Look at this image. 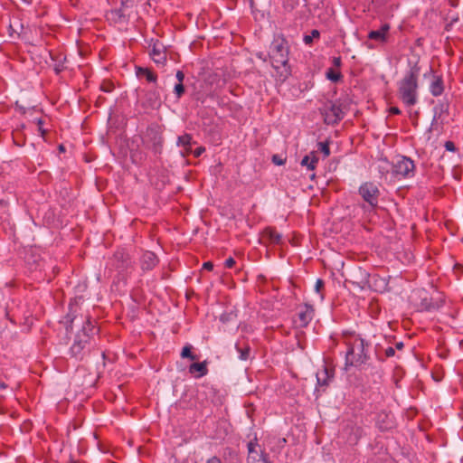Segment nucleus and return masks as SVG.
<instances>
[{
    "label": "nucleus",
    "mask_w": 463,
    "mask_h": 463,
    "mask_svg": "<svg viewBox=\"0 0 463 463\" xmlns=\"http://www.w3.org/2000/svg\"><path fill=\"white\" fill-rule=\"evenodd\" d=\"M289 48L287 40L278 35L272 41L269 56L275 71L276 80L284 82L291 75V66L288 63Z\"/></svg>",
    "instance_id": "nucleus-1"
},
{
    "label": "nucleus",
    "mask_w": 463,
    "mask_h": 463,
    "mask_svg": "<svg viewBox=\"0 0 463 463\" xmlns=\"http://www.w3.org/2000/svg\"><path fill=\"white\" fill-rule=\"evenodd\" d=\"M345 343L347 346L345 354V367H360L364 364L368 359L369 344L359 335L354 333L345 335Z\"/></svg>",
    "instance_id": "nucleus-2"
},
{
    "label": "nucleus",
    "mask_w": 463,
    "mask_h": 463,
    "mask_svg": "<svg viewBox=\"0 0 463 463\" xmlns=\"http://www.w3.org/2000/svg\"><path fill=\"white\" fill-rule=\"evenodd\" d=\"M74 323L81 325V329L77 335H84L89 337V341L92 336L98 334L99 329L96 326L97 322L92 319L89 314H83L81 307L76 303L69 304V312L65 317L66 330L71 332Z\"/></svg>",
    "instance_id": "nucleus-3"
},
{
    "label": "nucleus",
    "mask_w": 463,
    "mask_h": 463,
    "mask_svg": "<svg viewBox=\"0 0 463 463\" xmlns=\"http://www.w3.org/2000/svg\"><path fill=\"white\" fill-rule=\"evenodd\" d=\"M420 72V67L414 64L398 82L399 98L407 107H412L418 101Z\"/></svg>",
    "instance_id": "nucleus-4"
},
{
    "label": "nucleus",
    "mask_w": 463,
    "mask_h": 463,
    "mask_svg": "<svg viewBox=\"0 0 463 463\" xmlns=\"http://www.w3.org/2000/svg\"><path fill=\"white\" fill-rule=\"evenodd\" d=\"M392 175L397 180L411 178L415 175V164L410 157L402 156L392 165Z\"/></svg>",
    "instance_id": "nucleus-5"
},
{
    "label": "nucleus",
    "mask_w": 463,
    "mask_h": 463,
    "mask_svg": "<svg viewBox=\"0 0 463 463\" xmlns=\"http://www.w3.org/2000/svg\"><path fill=\"white\" fill-rule=\"evenodd\" d=\"M358 194L367 204L364 205V208L368 207L369 210L373 211L378 206L380 190L373 182L363 183L358 188Z\"/></svg>",
    "instance_id": "nucleus-6"
},
{
    "label": "nucleus",
    "mask_w": 463,
    "mask_h": 463,
    "mask_svg": "<svg viewBox=\"0 0 463 463\" xmlns=\"http://www.w3.org/2000/svg\"><path fill=\"white\" fill-rule=\"evenodd\" d=\"M321 114L324 117V121L327 125H335L344 118V111L341 104L328 101L321 109Z\"/></svg>",
    "instance_id": "nucleus-7"
},
{
    "label": "nucleus",
    "mask_w": 463,
    "mask_h": 463,
    "mask_svg": "<svg viewBox=\"0 0 463 463\" xmlns=\"http://www.w3.org/2000/svg\"><path fill=\"white\" fill-rule=\"evenodd\" d=\"M90 341L87 335H76L73 344L70 348L71 357L81 361L87 353Z\"/></svg>",
    "instance_id": "nucleus-8"
},
{
    "label": "nucleus",
    "mask_w": 463,
    "mask_h": 463,
    "mask_svg": "<svg viewBox=\"0 0 463 463\" xmlns=\"http://www.w3.org/2000/svg\"><path fill=\"white\" fill-rule=\"evenodd\" d=\"M314 313L315 310L311 305L304 304L300 306L296 314V318L293 320L295 326L298 328L307 327L313 319Z\"/></svg>",
    "instance_id": "nucleus-9"
},
{
    "label": "nucleus",
    "mask_w": 463,
    "mask_h": 463,
    "mask_svg": "<svg viewBox=\"0 0 463 463\" xmlns=\"http://www.w3.org/2000/svg\"><path fill=\"white\" fill-rule=\"evenodd\" d=\"M248 455H247V463H256V461L260 460V458L269 455L265 452L263 449H261L260 445L258 442L257 437H254L251 440H250L247 444Z\"/></svg>",
    "instance_id": "nucleus-10"
},
{
    "label": "nucleus",
    "mask_w": 463,
    "mask_h": 463,
    "mask_svg": "<svg viewBox=\"0 0 463 463\" xmlns=\"http://www.w3.org/2000/svg\"><path fill=\"white\" fill-rule=\"evenodd\" d=\"M152 144L151 149L153 153L157 156L160 155L163 149L162 130L159 127L151 128L146 129V138Z\"/></svg>",
    "instance_id": "nucleus-11"
},
{
    "label": "nucleus",
    "mask_w": 463,
    "mask_h": 463,
    "mask_svg": "<svg viewBox=\"0 0 463 463\" xmlns=\"http://www.w3.org/2000/svg\"><path fill=\"white\" fill-rule=\"evenodd\" d=\"M391 25L388 23L383 24L378 30H372L368 33L367 38L380 43H386L389 41Z\"/></svg>",
    "instance_id": "nucleus-12"
},
{
    "label": "nucleus",
    "mask_w": 463,
    "mask_h": 463,
    "mask_svg": "<svg viewBox=\"0 0 463 463\" xmlns=\"http://www.w3.org/2000/svg\"><path fill=\"white\" fill-rule=\"evenodd\" d=\"M125 6H122L120 8H115L108 11L105 14L106 20L110 24L114 25H123L127 24L128 18L124 12Z\"/></svg>",
    "instance_id": "nucleus-13"
},
{
    "label": "nucleus",
    "mask_w": 463,
    "mask_h": 463,
    "mask_svg": "<svg viewBox=\"0 0 463 463\" xmlns=\"http://www.w3.org/2000/svg\"><path fill=\"white\" fill-rule=\"evenodd\" d=\"M50 57L54 61L53 71L56 75L61 74L67 69L65 66L67 57L63 52L50 51Z\"/></svg>",
    "instance_id": "nucleus-14"
},
{
    "label": "nucleus",
    "mask_w": 463,
    "mask_h": 463,
    "mask_svg": "<svg viewBox=\"0 0 463 463\" xmlns=\"http://www.w3.org/2000/svg\"><path fill=\"white\" fill-rule=\"evenodd\" d=\"M376 424L381 430H387L394 426L393 415L385 411H380L376 417Z\"/></svg>",
    "instance_id": "nucleus-15"
},
{
    "label": "nucleus",
    "mask_w": 463,
    "mask_h": 463,
    "mask_svg": "<svg viewBox=\"0 0 463 463\" xmlns=\"http://www.w3.org/2000/svg\"><path fill=\"white\" fill-rule=\"evenodd\" d=\"M343 433H348L346 441L349 445H356L363 435V429L356 425H348L343 430Z\"/></svg>",
    "instance_id": "nucleus-16"
},
{
    "label": "nucleus",
    "mask_w": 463,
    "mask_h": 463,
    "mask_svg": "<svg viewBox=\"0 0 463 463\" xmlns=\"http://www.w3.org/2000/svg\"><path fill=\"white\" fill-rule=\"evenodd\" d=\"M150 56L156 64H164V62L166 60L165 52L164 51V45L159 43L158 42L155 43L153 44Z\"/></svg>",
    "instance_id": "nucleus-17"
},
{
    "label": "nucleus",
    "mask_w": 463,
    "mask_h": 463,
    "mask_svg": "<svg viewBox=\"0 0 463 463\" xmlns=\"http://www.w3.org/2000/svg\"><path fill=\"white\" fill-rule=\"evenodd\" d=\"M333 376V372L329 371L326 367H324L321 371L317 373V386L326 387Z\"/></svg>",
    "instance_id": "nucleus-18"
},
{
    "label": "nucleus",
    "mask_w": 463,
    "mask_h": 463,
    "mask_svg": "<svg viewBox=\"0 0 463 463\" xmlns=\"http://www.w3.org/2000/svg\"><path fill=\"white\" fill-rule=\"evenodd\" d=\"M128 260V255L124 250H118L114 252L111 261L116 269H123Z\"/></svg>",
    "instance_id": "nucleus-19"
},
{
    "label": "nucleus",
    "mask_w": 463,
    "mask_h": 463,
    "mask_svg": "<svg viewBox=\"0 0 463 463\" xmlns=\"http://www.w3.org/2000/svg\"><path fill=\"white\" fill-rule=\"evenodd\" d=\"M235 348L237 352L240 354L239 358L242 361H246L250 358V346L245 341L239 340L235 344Z\"/></svg>",
    "instance_id": "nucleus-20"
},
{
    "label": "nucleus",
    "mask_w": 463,
    "mask_h": 463,
    "mask_svg": "<svg viewBox=\"0 0 463 463\" xmlns=\"http://www.w3.org/2000/svg\"><path fill=\"white\" fill-rule=\"evenodd\" d=\"M263 237L272 244H279L282 240L281 234L271 227H268L264 230Z\"/></svg>",
    "instance_id": "nucleus-21"
},
{
    "label": "nucleus",
    "mask_w": 463,
    "mask_h": 463,
    "mask_svg": "<svg viewBox=\"0 0 463 463\" xmlns=\"http://www.w3.org/2000/svg\"><path fill=\"white\" fill-rule=\"evenodd\" d=\"M430 91L434 97L440 96L444 91L443 80L440 76H434L430 86Z\"/></svg>",
    "instance_id": "nucleus-22"
},
{
    "label": "nucleus",
    "mask_w": 463,
    "mask_h": 463,
    "mask_svg": "<svg viewBox=\"0 0 463 463\" xmlns=\"http://www.w3.org/2000/svg\"><path fill=\"white\" fill-rule=\"evenodd\" d=\"M196 372L198 373V375H196L197 378L206 375L208 373L206 362L194 363L189 366L190 373L193 374Z\"/></svg>",
    "instance_id": "nucleus-23"
},
{
    "label": "nucleus",
    "mask_w": 463,
    "mask_h": 463,
    "mask_svg": "<svg viewBox=\"0 0 463 463\" xmlns=\"http://www.w3.org/2000/svg\"><path fill=\"white\" fill-rule=\"evenodd\" d=\"M318 162V157L315 152H311L309 155L305 156L301 160V165L307 166L309 170H314Z\"/></svg>",
    "instance_id": "nucleus-24"
},
{
    "label": "nucleus",
    "mask_w": 463,
    "mask_h": 463,
    "mask_svg": "<svg viewBox=\"0 0 463 463\" xmlns=\"http://www.w3.org/2000/svg\"><path fill=\"white\" fill-rule=\"evenodd\" d=\"M360 278L357 279L350 280L351 283L355 285L360 289H364L367 286H369V274L362 269H359Z\"/></svg>",
    "instance_id": "nucleus-25"
},
{
    "label": "nucleus",
    "mask_w": 463,
    "mask_h": 463,
    "mask_svg": "<svg viewBox=\"0 0 463 463\" xmlns=\"http://www.w3.org/2000/svg\"><path fill=\"white\" fill-rule=\"evenodd\" d=\"M149 105L153 108L159 107L161 104V93L158 89H155L149 94L148 98Z\"/></svg>",
    "instance_id": "nucleus-26"
},
{
    "label": "nucleus",
    "mask_w": 463,
    "mask_h": 463,
    "mask_svg": "<svg viewBox=\"0 0 463 463\" xmlns=\"http://www.w3.org/2000/svg\"><path fill=\"white\" fill-rule=\"evenodd\" d=\"M326 77L327 80L333 82H337L342 80L343 75L339 71H335L333 68H329L326 71Z\"/></svg>",
    "instance_id": "nucleus-27"
},
{
    "label": "nucleus",
    "mask_w": 463,
    "mask_h": 463,
    "mask_svg": "<svg viewBox=\"0 0 463 463\" xmlns=\"http://www.w3.org/2000/svg\"><path fill=\"white\" fill-rule=\"evenodd\" d=\"M158 261L159 260L155 252L146 250V269L156 267Z\"/></svg>",
    "instance_id": "nucleus-28"
},
{
    "label": "nucleus",
    "mask_w": 463,
    "mask_h": 463,
    "mask_svg": "<svg viewBox=\"0 0 463 463\" xmlns=\"http://www.w3.org/2000/svg\"><path fill=\"white\" fill-rule=\"evenodd\" d=\"M192 142V137L189 134L180 136L177 140V145L184 146L185 149H189Z\"/></svg>",
    "instance_id": "nucleus-29"
},
{
    "label": "nucleus",
    "mask_w": 463,
    "mask_h": 463,
    "mask_svg": "<svg viewBox=\"0 0 463 463\" xmlns=\"http://www.w3.org/2000/svg\"><path fill=\"white\" fill-rule=\"evenodd\" d=\"M192 346L190 345H186L183 347L181 352L182 358H189L192 361L197 360L198 357L191 352Z\"/></svg>",
    "instance_id": "nucleus-30"
},
{
    "label": "nucleus",
    "mask_w": 463,
    "mask_h": 463,
    "mask_svg": "<svg viewBox=\"0 0 463 463\" xmlns=\"http://www.w3.org/2000/svg\"><path fill=\"white\" fill-rule=\"evenodd\" d=\"M318 148L323 153L325 157L329 156V155H330L329 141L319 142Z\"/></svg>",
    "instance_id": "nucleus-31"
},
{
    "label": "nucleus",
    "mask_w": 463,
    "mask_h": 463,
    "mask_svg": "<svg viewBox=\"0 0 463 463\" xmlns=\"http://www.w3.org/2000/svg\"><path fill=\"white\" fill-rule=\"evenodd\" d=\"M320 35L319 32L317 30H312L310 35H305L304 36V43L306 44H311L313 42V38H318Z\"/></svg>",
    "instance_id": "nucleus-32"
},
{
    "label": "nucleus",
    "mask_w": 463,
    "mask_h": 463,
    "mask_svg": "<svg viewBox=\"0 0 463 463\" xmlns=\"http://www.w3.org/2000/svg\"><path fill=\"white\" fill-rule=\"evenodd\" d=\"M35 123L38 127V131L40 132V135L43 138H45L46 135H47V130L43 128V124H44V121L42 118H37L35 120Z\"/></svg>",
    "instance_id": "nucleus-33"
},
{
    "label": "nucleus",
    "mask_w": 463,
    "mask_h": 463,
    "mask_svg": "<svg viewBox=\"0 0 463 463\" xmlns=\"http://www.w3.org/2000/svg\"><path fill=\"white\" fill-rule=\"evenodd\" d=\"M184 91L185 90L183 83L178 82L174 88V92L177 99H180L184 95Z\"/></svg>",
    "instance_id": "nucleus-34"
},
{
    "label": "nucleus",
    "mask_w": 463,
    "mask_h": 463,
    "mask_svg": "<svg viewBox=\"0 0 463 463\" xmlns=\"http://www.w3.org/2000/svg\"><path fill=\"white\" fill-rule=\"evenodd\" d=\"M444 147L447 151L455 152L457 150L455 144L452 141H446Z\"/></svg>",
    "instance_id": "nucleus-35"
},
{
    "label": "nucleus",
    "mask_w": 463,
    "mask_h": 463,
    "mask_svg": "<svg viewBox=\"0 0 463 463\" xmlns=\"http://www.w3.org/2000/svg\"><path fill=\"white\" fill-rule=\"evenodd\" d=\"M156 80V74L146 68V81L155 82Z\"/></svg>",
    "instance_id": "nucleus-36"
},
{
    "label": "nucleus",
    "mask_w": 463,
    "mask_h": 463,
    "mask_svg": "<svg viewBox=\"0 0 463 463\" xmlns=\"http://www.w3.org/2000/svg\"><path fill=\"white\" fill-rule=\"evenodd\" d=\"M324 281L321 279H318L315 285V289L317 293L321 292V289L324 288Z\"/></svg>",
    "instance_id": "nucleus-37"
},
{
    "label": "nucleus",
    "mask_w": 463,
    "mask_h": 463,
    "mask_svg": "<svg viewBox=\"0 0 463 463\" xmlns=\"http://www.w3.org/2000/svg\"><path fill=\"white\" fill-rule=\"evenodd\" d=\"M235 260L232 257L228 258L225 262H224V266L225 268L227 269H232L234 265H235Z\"/></svg>",
    "instance_id": "nucleus-38"
},
{
    "label": "nucleus",
    "mask_w": 463,
    "mask_h": 463,
    "mask_svg": "<svg viewBox=\"0 0 463 463\" xmlns=\"http://www.w3.org/2000/svg\"><path fill=\"white\" fill-rule=\"evenodd\" d=\"M332 63H333V65L335 68L339 69L341 67V65H342V59H341V57L340 56L333 57Z\"/></svg>",
    "instance_id": "nucleus-39"
},
{
    "label": "nucleus",
    "mask_w": 463,
    "mask_h": 463,
    "mask_svg": "<svg viewBox=\"0 0 463 463\" xmlns=\"http://www.w3.org/2000/svg\"><path fill=\"white\" fill-rule=\"evenodd\" d=\"M384 354L386 357H392L395 354V349L392 346H389L384 350Z\"/></svg>",
    "instance_id": "nucleus-40"
},
{
    "label": "nucleus",
    "mask_w": 463,
    "mask_h": 463,
    "mask_svg": "<svg viewBox=\"0 0 463 463\" xmlns=\"http://www.w3.org/2000/svg\"><path fill=\"white\" fill-rule=\"evenodd\" d=\"M175 77H176L178 82L183 83V81L184 80V73L182 71H177Z\"/></svg>",
    "instance_id": "nucleus-41"
},
{
    "label": "nucleus",
    "mask_w": 463,
    "mask_h": 463,
    "mask_svg": "<svg viewBox=\"0 0 463 463\" xmlns=\"http://www.w3.org/2000/svg\"><path fill=\"white\" fill-rule=\"evenodd\" d=\"M203 269H207L209 271L213 270V264L211 261H206L203 264Z\"/></svg>",
    "instance_id": "nucleus-42"
},
{
    "label": "nucleus",
    "mask_w": 463,
    "mask_h": 463,
    "mask_svg": "<svg viewBox=\"0 0 463 463\" xmlns=\"http://www.w3.org/2000/svg\"><path fill=\"white\" fill-rule=\"evenodd\" d=\"M389 112L392 115H400L401 114V110L397 107H391L389 109Z\"/></svg>",
    "instance_id": "nucleus-43"
},
{
    "label": "nucleus",
    "mask_w": 463,
    "mask_h": 463,
    "mask_svg": "<svg viewBox=\"0 0 463 463\" xmlns=\"http://www.w3.org/2000/svg\"><path fill=\"white\" fill-rule=\"evenodd\" d=\"M144 75H145V68H143L141 66L137 67V76L138 78H141Z\"/></svg>",
    "instance_id": "nucleus-44"
},
{
    "label": "nucleus",
    "mask_w": 463,
    "mask_h": 463,
    "mask_svg": "<svg viewBox=\"0 0 463 463\" xmlns=\"http://www.w3.org/2000/svg\"><path fill=\"white\" fill-rule=\"evenodd\" d=\"M206 463H222L221 459L216 457V456H213L212 458H210Z\"/></svg>",
    "instance_id": "nucleus-45"
},
{
    "label": "nucleus",
    "mask_w": 463,
    "mask_h": 463,
    "mask_svg": "<svg viewBox=\"0 0 463 463\" xmlns=\"http://www.w3.org/2000/svg\"><path fill=\"white\" fill-rule=\"evenodd\" d=\"M272 161H273V163H275L278 165H280L283 164V161L281 159H279L278 156H273Z\"/></svg>",
    "instance_id": "nucleus-46"
},
{
    "label": "nucleus",
    "mask_w": 463,
    "mask_h": 463,
    "mask_svg": "<svg viewBox=\"0 0 463 463\" xmlns=\"http://www.w3.org/2000/svg\"><path fill=\"white\" fill-rule=\"evenodd\" d=\"M204 151V148L203 147H198L195 151H194V156H201V154Z\"/></svg>",
    "instance_id": "nucleus-47"
},
{
    "label": "nucleus",
    "mask_w": 463,
    "mask_h": 463,
    "mask_svg": "<svg viewBox=\"0 0 463 463\" xmlns=\"http://www.w3.org/2000/svg\"><path fill=\"white\" fill-rule=\"evenodd\" d=\"M403 343L402 342H398L396 343L395 345V348L398 349V350H402L403 348Z\"/></svg>",
    "instance_id": "nucleus-48"
},
{
    "label": "nucleus",
    "mask_w": 463,
    "mask_h": 463,
    "mask_svg": "<svg viewBox=\"0 0 463 463\" xmlns=\"http://www.w3.org/2000/svg\"><path fill=\"white\" fill-rule=\"evenodd\" d=\"M7 388V384L5 382H0V389L5 390Z\"/></svg>",
    "instance_id": "nucleus-49"
},
{
    "label": "nucleus",
    "mask_w": 463,
    "mask_h": 463,
    "mask_svg": "<svg viewBox=\"0 0 463 463\" xmlns=\"http://www.w3.org/2000/svg\"><path fill=\"white\" fill-rule=\"evenodd\" d=\"M58 148H59L60 152H64L65 151V147H64L63 145H60Z\"/></svg>",
    "instance_id": "nucleus-50"
},
{
    "label": "nucleus",
    "mask_w": 463,
    "mask_h": 463,
    "mask_svg": "<svg viewBox=\"0 0 463 463\" xmlns=\"http://www.w3.org/2000/svg\"><path fill=\"white\" fill-rule=\"evenodd\" d=\"M142 448H143L142 446H138L137 447V451H138L139 454L141 453Z\"/></svg>",
    "instance_id": "nucleus-51"
},
{
    "label": "nucleus",
    "mask_w": 463,
    "mask_h": 463,
    "mask_svg": "<svg viewBox=\"0 0 463 463\" xmlns=\"http://www.w3.org/2000/svg\"><path fill=\"white\" fill-rule=\"evenodd\" d=\"M379 167H380L381 169L385 170L386 172H388V169L386 168V166H382V165H380Z\"/></svg>",
    "instance_id": "nucleus-52"
},
{
    "label": "nucleus",
    "mask_w": 463,
    "mask_h": 463,
    "mask_svg": "<svg viewBox=\"0 0 463 463\" xmlns=\"http://www.w3.org/2000/svg\"><path fill=\"white\" fill-rule=\"evenodd\" d=\"M102 358H103V360H105V359H106V354H105V352H102Z\"/></svg>",
    "instance_id": "nucleus-53"
},
{
    "label": "nucleus",
    "mask_w": 463,
    "mask_h": 463,
    "mask_svg": "<svg viewBox=\"0 0 463 463\" xmlns=\"http://www.w3.org/2000/svg\"><path fill=\"white\" fill-rule=\"evenodd\" d=\"M21 111L23 114H25V109L24 108H21Z\"/></svg>",
    "instance_id": "nucleus-54"
},
{
    "label": "nucleus",
    "mask_w": 463,
    "mask_h": 463,
    "mask_svg": "<svg viewBox=\"0 0 463 463\" xmlns=\"http://www.w3.org/2000/svg\"><path fill=\"white\" fill-rule=\"evenodd\" d=\"M382 163H383L386 166L388 165V162L386 160L382 161Z\"/></svg>",
    "instance_id": "nucleus-55"
},
{
    "label": "nucleus",
    "mask_w": 463,
    "mask_h": 463,
    "mask_svg": "<svg viewBox=\"0 0 463 463\" xmlns=\"http://www.w3.org/2000/svg\"><path fill=\"white\" fill-rule=\"evenodd\" d=\"M112 463H116V462H112Z\"/></svg>",
    "instance_id": "nucleus-56"
}]
</instances>
